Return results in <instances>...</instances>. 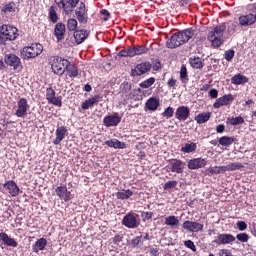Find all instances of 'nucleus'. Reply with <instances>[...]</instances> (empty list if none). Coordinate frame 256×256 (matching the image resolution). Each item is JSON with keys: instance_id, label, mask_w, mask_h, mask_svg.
Listing matches in <instances>:
<instances>
[{"instance_id": "nucleus-56", "label": "nucleus", "mask_w": 256, "mask_h": 256, "mask_svg": "<svg viewBox=\"0 0 256 256\" xmlns=\"http://www.w3.org/2000/svg\"><path fill=\"white\" fill-rule=\"evenodd\" d=\"M100 15H104L103 21H109V17H111V13H109V11L106 9H102L100 11Z\"/></svg>"}, {"instance_id": "nucleus-47", "label": "nucleus", "mask_w": 256, "mask_h": 256, "mask_svg": "<svg viewBox=\"0 0 256 256\" xmlns=\"http://www.w3.org/2000/svg\"><path fill=\"white\" fill-rule=\"evenodd\" d=\"M173 115H175V109L171 106L167 107L162 113V117H166V119H171Z\"/></svg>"}, {"instance_id": "nucleus-30", "label": "nucleus", "mask_w": 256, "mask_h": 256, "mask_svg": "<svg viewBox=\"0 0 256 256\" xmlns=\"http://www.w3.org/2000/svg\"><path fill=\"white\" fill-rule=\"evenodd\" d=\"M47 247V239L40 238L38 239L32 247L34 253H39V251H43Z\"/></svg>"}, {"instance_id": "nucleus-20", "label": "nucleus", "mask_w": 256, "mask_h": 256, "mask_svg": "<svg viewBox=\"0 0 256 256\" xmlns=\"http://www.w3.org/2000/svg\"><path fill=\"white\" fill-rule=\"evenodd\" d=\"M234 99L235 98L233 97V94L224 95L216 99L215 103L213 104V107L214 109H219L224 105H229L230 103H233Z\"/></svg>"}, {"instance_id": "nucleus-16", "label": "nucleus", "mask_w": 256, "mask_h": 256, "mask_svg": "<svg viewBox=\"0 0 256 256\" xmlns=\"http://www.w3.org/2000/svg\"><path fill=\"white\" fill-rule=\"evenodd\" d=\"M75 15L79 23H82V25H87L89 17L87 16V8L85 7V3H80V6L75 11Z\"/></svg>"}, {"instance_id": "nucleus-54", "label": "nucleus", "mask_w": 256, "mask_h": 256, "mask_svg": "<svg viewBox=\"0 0 256 256\" xmlns=\"http://www.w3.org/2000/svg\"><path fill=\"white\" fill-rule=\"evenodd\" d=\"M143 221H149V219H153V212H142Z\"/></svg>"}, {"instance_id": "nucleus-3", "label": "nucleus", "mask_w": 256, "mask_h": 256, "mask_svg": "<svg viewBox=\"0 0 256 256\" xmlns=\"http://www.w3.org/2000/svg\"><path fill=\"white\" fill-rule=\"evenodd\" d=\"M50 65L55 75H63L66 71V67L69 65V60L59 56H52L50 58Z\"/></svg>"}, {"instance_id": "nucleus-64", "label": "nucleus", "mask_w": 256, "mask_h": 256, "mask_svg": "<svg viewBox=\"0 0 256 256\" xmlns=\"http://www.w3.org/2000/svg\"><path fill=\"white\" fill-rule=\"evenodd\" d=\"M91 85H89V84H86L85 86H84V91H86L87 93H89V91H91Z\"/></svg>"}, {"instance_id": "nucleus-14", "label": "nucleus", "mask_w": 256, "mask_h": 256, "mask_svg": "<svg viewBox=\"0 0 256 256\" xmlns=\"http://www.w3.org/2000/svg\"><path fill=\"white\" fill-rule=\"evenodd\" d=\"M182 227L190 233H199V231H203V227H205V225L199 222L186 220L183 222Z\"/></svg>"}, {"instance_id": "nucleus-29", "label": "nucleus", "mask_w": 256, "mask_h": 256, "mask_svg": "<svg viewBox=\"0 0 256 256\" xmlns=\"http://www.w3.org/2000/svg\"><path fill=\"white\" fill-rule=\"evenodd\" d=\"M16 9H17V4H15V2L12 1L1 8L0 14L8 15V13H15Z\"/></svg>"}, {"instance_id": "nucleus-38", "label": "nucleus", "mask_w": 256, "mask_h": 256, "mask_svg": "<svg viewBox=\"0 0 256 256\" xmlns=\"http://www.w3.org/2000/svg\"><path fill=\"white\" fill-rule=\"evenodd\" d=\"M226 123L228 125H243L245 123V118L242 116H237V117H228Z\"/></svg>"}, {"instance_id": "nucleus-1", "label": "nucleus", "mask_w": 256, "mask_h": 256, "mask_svg": "<svg viewBox=\"0 0 256 256\" xmlns=\"http://www.w3.org/2000/svg\"><path fill=\"white\" fill-rule=\"evenodd\" d=\"M194 35L195 30L193 28H187L185 30L174 33L171 38L167 40L166 45L168 49H176V47L185 45L189 39H193Z\"/></svg>"}, {"instance_id": "nucleus-46", "label": "nucleus", "mask_w": 256, "mask_h": 256, "mask_svg": "<svg viewBox=\"0 0 256 256\" xmlns=\"http://www.w3.org/2000/svg\"><path fill=\"white\" fill-rule=\"evenodd\" d=\"M77 20H75L74 18H70L67 21V29L68 31H76L77 29Z\"/></svg>"}, {"instance_id": "nucleus-8", "label": "nucleus", "mask_w": 256, "mask_h": 256, "mask_svg": "<svg viewBox=\"0 0 256 256\" xmlns=\"http://www.w3.org/2000/svg\"><path fill=\"white\" fill-rule=\"evenodd\" d=\"M54 2L66 15L73 13V10L79 4V0H54Z\"/></svg>"}, {"instance_id": "nucleus-31", "label": "nucleus", "mask_w": 256, "mask_h": 256, "mask_svg": "<svg viewBox=\"0 0 256 256\" xmlns=\"http://www.w3.org/2000/svg\"><path fill=\"white\" fill-rule=\"evenodd\" d=\"M181 153H195L197 151V143L195 142H188L184 144L181 149Z\"/></svg>"}, {"instance_id": "nucleus-43", "label": "nucleus", "mask_w": 256, "mask_h": 256, "mask_svg": "<svg viewBox=\"0 0 256 256\" xmlns=\"http://www.w3.org/2000/svg\"><path fill=\"white\" fill-rule=\"evenodd\" d=\"M131 89V82H124L120 85V93H122V95H131Z\"/></svg>"}, {"instance_id": "nucleus-34", "label": "nucleus", "mask_w": 256, "mask_h": 256, "mask_svg": "<svg viewBox=\"0 0 256 256\" xmlns=\"http://www.w3.org/2000/svg\"><path fill=\"white\" fill-rule=\"evenodd\" d=\"M211 119V112L200 113L195 116V121L198 125H203V123H207Z\"/></svg>"}, {"instance_id": "nucleus-9", "label": "nucleus", "mask_w": 256, "mask_h": 256, "mask_svg": "<svg viewBox=\"0 0 256 256\" xmlns=\"http://www.w3.org/2000/svg\"><path fill=\"white\" fill-rule=\"evenodd\" d=\"M4 61L8 67H12L14 71H21L23 64H21V58L15 54H6Z\"/></svg>"}, {"instance_id": "nucleus-25", "label": "nucleus", "mask_w": 256, "mask_h": 256, "mask_svg": "<svg viewBox=\"0 0 256 256\" xmlns=\"http://www.w3.org/2000/svg\"><path fill=\"white\" fill-rule=\"evenodd\" d=\"M3 187H5V189L9 191L11 197H17V195H19V186H17V183H15V181H6L3 184Z\"/></svg>"}, {"instance_id": "nucleus-63", "label": "nucleus", "mask_w": 256, "mask_h": 256, "mask_svg": "<svg viewBox=\"0 0 256 256\" xmlns=\"http://www.w3.org/2000/svg\"><path fill=\"white\" fill-rule=\"evenodd\" d=\"M150 253H151V255L157 256V254L159 253V250L157 248H152L150 250Z\"/></svg>"}, {"instance_id": "nucleus-62", "label": "nucleus", "mask_w": 256, "mask_h": 256, "mask_svg": "<svg viewBox=\"0 0 256 256\" xmlns=\"http://www.w3.org/2000/svg\"><path fill=\"white\" fill-rule=\"evenodd\" d=\"M115 140H107L104 142V145H107L108 147H114Z\"/></svg>"}, {"instance_id": "nucleus-49", "label": "nucleus", "mask_w": 256, "mask_h": 256, "mask_svg": "<svg viewBox=\"0 0 256 256\" xmlns=\"http://www.w3.org/2000/svg\"><path fill=\"white\" fill-rule=\"evenodd\" d=\"M236 239L241 243H247L249 241V235L247 233H240L236 235Z\"/></svg>"}, {"instance_id": "nucleus-22", "label": "nucleus", "mask_w": 256, "mask_h": 256, "mask_svg": "<svg viewBox=\"0 0 256 256\" xmlns=\"http://www.w3.org/2000/svg\"><path fill=\"white\" fill-rule=\"evenodd\" d=\"M100 101H103V97H101V95H95L92 98L85 100L82 103L81 108L83 111H87V109H91V107L97 105V103H100Z\"/></svg>"}, {"instance_id": "nucleus-6", "label": "nucleus", "mask_w": 256, "mask_h": 256, "mask_svg": "<svg viewBox=\"0 0 256 256\" xmlns=\"http://www.w3.org/2000/svg\"><path fill=\"white\" fill-rule=\"evenodd\" d=\"M122 225L127 227V229H137L139 225H141V219L139 218V214L135 212L127 213L122 219Z\"/></svg>"}, {"instance_id": "nucleus-12", "label": "nucleus", "mask_w": 256, "mask_h": 256, "mask_svg": "<svg viewBox=\"0 0 256 256\" xmlns=\"http://www.w3.org/2000/svg\"><path fill=\"white\" fill-rule=\"evenodd\" d=\"M151 63L149 62H142L134 69L131 70V77H141V75H145V73H149L151 71Z\"/></svg>"}, {"instance_id": "nucleus-50", "label": "nucleus", "mask_w": 256, "mask_h": 256, "mask_svg": "<svg viewBox=\"0 0 256 256\" xmlns=\"http://www.w3.org/2000/svg\"><path fill=\"white\" fill-rule=\"evenodd\" d=\"M113 149H127V144L116 139L114 140Z\"/></svg>"}, {"instance_id": "nucleus-23", "label": "nucleus", "mask_w": 256, "mask_h": 256, "mask_svg": "<svg viewBox=\"0 0 256 256\" xmlns=\"http://www.w3.org/2000/svg\"><path fill=\"white\" fill-rule=\"evenodd\" d=\"M65 31H66V27L64 23L59 22L55 25L54 35L58 43L63 41V39H65Z\"/></svg>"}, {"instance_id": "nucleus-28", "label": "nucleus", "mask_w": 256, "mask_h": 256, "mask_svg": "<svg viewBox=\"0 0 256 256\" xmlns=\"http://www.w3.org/2000/svg\"><path fill=\"white\" fill-rule=\"evenodd\" d=\"M0 241H3L4 245H7V247H17L18 245L17 241L9 237L5 232H0Z\"/></svg>"}, {"instance_id": "nucleus-53", "label": "nucleus", "mask_w": 256, "mask_h": 256, "mask_svg": "<svg viewBox=\"0 0 256 256\" xmlns=\"http://www.w3.org/2000/svg\"><path fill=\"white\" fill-rule=\"evenodd\" d=\"M123 241V234H116L113 238L114 245H119Z\"/></svg>"}, {"instance_id": "nucleus-58", "label": "nucleus", "mask_w": 256, "mask_h": 256, "mask_svg": "<svg viewBox=\"0 0 256 256\" xmlns=\"http://www.w3.org/2000/svg\"><path fill=\"white\" fill-rule=\"evenodd\" d=\"M219 256H233V254L227 249H221L219 251Z\"/></svg>"}, {"instance_id": "nucleus-37", "label": "nucleus", "mask_w": 256, "mask_h": 256, "mask_svg": "<svg viewBox=\"0 0 256 256\" xmlns=\"http://www.w3.org/2000/svg\"><path fill=\"white\" fill-rule=\"evenodd\" d=\"M66 73L69 75V77H77L79 75V68L68 61V66H66Z\"/></svg>"}, {"instance_id": "nucleus-45", "label": "nucleus", "mask_w": 256, "mask_h": 256, "mask_svg": "<svg viewBox=\"0 0 256 256\" xmlns=\"http://www.w3.org/2000/svg\"><path fill=\"white\" fill-rule=\"evenodd\" d=\"M210 173L221 175V173H227V170L225 169V166H214L210 168Z\"/></svg>"}, {"instance_id": "nucleus-36", "label": "nucleus", "mask_w": 256, "mask_h": 256, "mask_svg": "<svg viewBox=\"0 0 256 256\" xmlns=\"http://www.w3.org/2000/svg\"><path fill=\"white\" fill-rule=\"evenodd\" d=\"M131 197H133V191H131L130 189H122L116 193V199H121L122 201H125Z\"/></svg>"}, {"instance_id": "nucleus-33", "label": "nucleus", "mask_w": 256, "mask_h": 256, "mask_svg": "<svg viewBox=\"0 0 256 256\" xmlns=\"http://www.w3.org/2000/svg\"><path fill=\"white\" fill-rule=\"evenodd\" d=\"M235 141H237V138L233 136H222L219 138L218 143L222 147H229L230 145H233Z\"/></svg>"}, {"instance_id": "nucleus-4", "label": "nucleus", "mask_w": 256, "mask_h": 256, "mask_svg": "<svg viewBox=\"0 0 256 256\" xmlns=\"http://www.w3.org/2000/svg\"><path fill=\"white\" fill-rule=\"evenodd\" d=\"M43 53V45L40 43H34L31 46H26L21 50V56L24 59H35Z\"/></svg>"}, {"instance_id": "nucleus-48", "label": "nucleus", "mask_w": 256, "mask_h": 256, "mask_svg": "<svg viewBox=\"0 0 256 256\" xmlns=\"http://www.w3.org/2000/svg\"><path fill=\"white\" fill-rule=\"evenodd\" d=\"M177 183L178 182L175 180L166 182L163 186L164 191H169L170 189H175V187H177Z\"/></svg>"}, {"instance_id": "nucleus-18", "label": "nucleus", "mask_w": 256, "mask_h": 256, "mask_svg": "<svg viewBox=\"0 0 256 256\" xmlns=\"http://www.w3.org/2000/svg\"><path fill=\"white\" fill-rule=\"evenodd\" d=\"M103 123L105 127H117L121 123V116L119 113H114L113 115H108L104 117Z\"/></svg>"}, {"instance_id": "nucleus-55", "label": "nucleus", "mask_w": 256, "mask_h": 256, "mask_svg": "<svg viewBox=\"0 0 256 256\" xmlns=\"http://www.w3.org/2000/svg\"><path fill=\"white\" fill-rule=\"evenodd\" d=\"M236 225L239 231H245V229H247V223L245 221H238Z\"/></svg>"}, {"instance_id": "nucleus-2", "label": "nucleus", "mask_w": 256, "mask_h": 256, "mask_svg": "<svg viewBox=\"0 0 256 256\" xmlns=\"http://www.w3.org/2000/svg\"><path fill=\"white\" fill-rule=\"evenodd\" d=\"M226 29L227 27L225 25H219L208 33V41L211 42L212 47L217 48L223 45V33H225Z\"/></svg>"}, {"instance_id": "nucleus-41", "label": "nucleus", "mask_w": 256, "mask_h": 256, "mask_svg": "<svg viewBox=\"0 0 256 256\" xmlns=\"http://www.w3.org/2000/svg\"><path fill=\"white\" fill-rule=\"evenodd\" d=\"M48 17L52 23H57V21H59V16L57 15V8L55 6H50Z\"/></svg>"}, {"instance_id": "nucleus-40", "label": "nucleus", "mask_w": 256, "mask_h": 256, "mask_svg": "<svg viewBox=\"0 0 256 256\" xmlns=\"http://www.w3.org/2000/svg\"><path fill=\"white\" fill-rule=\"evenodd\" d=\"M165 225L168 227H177L179 225V218L177 216H168L165 218Z\"/></svg>"}, {"instance_id": "nucleus-59", "label": "nucleus", "mask_w": 256, "mask_h": 256, "mask_svg": "<svg viewBox=\"0 0 256 256\" xmlns=\"http://www.w3.org/2000/svg\"><path fill=\"white\" fill-rule=\"evenodd\" d=\"M209 95L212 99H217L218 95H219V91H217V89H211L209 91Z\"/></svg>"}, {"instance_id": "nucleus-35", "label": "nucleus", "mask_w": 256, "mask_h": 256, "mask_svg": "<svg viewBox=\"0 0 256 256\" xmlns=\"http://www.w3.org/2000/svg\"><path fill=\"white\" fill-rule=\"evenodd\" d=\"M189 63L193 69H203L204 67L203 60L200 57H190Z\"/></svg>"}, {"instance_id": "nucleus-5", "label": "nucleus", "mask_w": 256, "mask_h": 256, "mask_svg": "<svg viewBox=\"0 0 256 256\" xmlns=\"http://www.w3.org/2000/svg\"><path fill=\"white\" fill-rule=\"evenodd\" d=\"M19 34L17 29L13 26L2 25L0 28V43L3 44L5 41H15Z\"/></svg>"}, {"instance_id": "nucleus-11", "label": "nucleus", "mask_w": 256, "mask_h": 256, "mask_svg": "<svg viewBox=\"0 0 256 256\" xmlns=\"http://www.w3.org/2000/svg\"><path fill=\"white\" fill-rule=\"evenodd\" d=\"M29 101L26 98H20L17 102V109L14 113L16 117L23 118L27 115V111H29Z\"/></svg>"}, {"instance_id": "nucleus-57", "label": "nucleus", "mask_w": 256, "mask_h": 256, "mask_svg": "<svg viewBox=\"0 0 256 256\" xmlns=\"http://www.w3.org/2000/svg\"><path fill=\"white\" fill-rule=\"evenodd\" d=\"M139 243H141V236H137V237L133 238L131 241L132 247H137L139 245Z\"/></svg>"}, {"instance_id": "nucleus-51", "label": "nucleus", "mask_w": 256, "mask_h": 256, "mask_svg": "<svg viewBox=\"0 0 256 256\" xmlns=\"http://www.w3.org/2000/svg\"><path fill=\"white\" fill-rule=\"evenodd\" d=\"M233 57H235V50H227L224 54L226 61H233Z\"/></svg>"}, {"instance_id": "nucleus-17", "label": "nucleus", "mask_w": 256, "mask_h": 256, "mask_svg": "<svg viewBox=\"0 0 256 256\" xmlns=\"http://www.w3.org/2000/svg\"><path fill=\"white\" fill-rule=\"evenodd\" d=\"M46 99L48 103H51L52 105H55L56 107H62L63 102L61 101V98L55 97V90L53 88H47L46 90Z\"/></svg>"}, {"instance_id": "nucleus-21", "label": "nucleus", "mask_w": 256, "mask_h": 256, "mask_svg": "<svg viewBox=\"0 0 256 256\" xmlns=\"http://www.w3.org/2000/svg\"><path fill=\"white\" fill-rule=\"evenodd\" d=\"M207 165V160L204 158H193L188 162V169L195 170V169H203Z\"/></svg>"}, {"instance_id": "nucleus-42", "label": "nucleus", "mask_w": 256, "mask_h": 256, "mask_svg": "<svg viewBox=\"0 0 256 256\" xmlns=\"http://www.w3.org/2000/svg\"><path fill=\"white\" fill-rule=\"evenodd\" d=\"M245 167L241 162H233L225 166L226 171H239Z\"/></svg>"}, {"instance_id": "nucleus-27", "label": "nucleus", "mask_w": 256, "mask_h": 256, "mask_svg": "<svg viewBox=\"0 0 256 256\" xmlns=\"http://www.w3.org/2000/svg\"><path fill=\"white\" fill-rule=\"evenodd\" d=\"M67 135V128L65 126H60L56 129V138L54 139V145H61V141L65 139Z\"/></svg>"}, {"instance_id": "nucleus-24", "label": "nucleus", "mask_w": 256, "mask_h": 256, "mask_svg": "<svg viewBox=\"0 0 256 256\" xmlns=\"http://www.w3.org/2000/svg\"><path fill=\"white\" fill-rule=\"evenodd\" d=\"M89 30L81 29L74 31V39L77 43V45H81L90 35Z\"/></svg>"}, {"instance_id": "nucleus-26", "label": "nucleus", "mask_w": 256, "mask_h": 256, "mask_svg": "<svg viewBox=\"0 0 256 256\" xmlns=\"http://www.w3.org/2000/svg\"><path fill=\"white\" fill-rule=\"evenodd\" d=\"M159 98L157 97H150L145 103L146 111H157L159 109Z\"/></svg>"}, {"instance_id": "nucleus-32", "label": "nucleus", "mask_w": 256, "mask_h": 256, "mask_svg": "<svg viewBox=\"0 0 256 256\" xmlns=\"http://www.w3.org/2000/svg\"><path fill=\"white\" fill-rule=\"evenodd\" d=\"M248 82H249V78H247V76H244L242 74H236L231 78V83L233 85H243Z\"/></svg>"}, {"instance_id": "nucleus-10", "label": "nucleus", "mask_w": 256, "mask_h": 256, "mask_svg": "<svg viewBox=\"0 0 256 256\" xmlns=\"http://www.w3.org/2000/svg\"><path fill=\"white\" fill-rule=\"evenodd\" d=\"M167 171H171V173L181 174L185 171V162L179 159H171L169 160V164L166 166Z\"/></svg>"}, {"instance_id": "nucleus-19", "label": "nucleus", "mask_w": 256, "mask_h": 256, "mask_svg": "<svg viewBox=\"0 0 256 256\" xmlns=\"http://www.w3.org/2000/svg\"><path fill=\"white\" fill-rule=\"evenodd\" d=\"M189 115H191V110H189V107L187 106H179L176 109L175 117L178 121H187Z\"/></svg>"}, {"instance_id": "nucleus-52", "label": "nucleus", "mask_w": 256, "mask_h": 256, "mask_svg": "<svg viewBox=\"0 0 256 256\" xmlns=\"http://www.w3.org/2000/svg\"><path fill=\"white\" fill-rule=\"evenodd\" d=\"M184 245L188 249H191V251H194V253H195V251H197V247L195 246V243L193 241H191V240H186L184 242Z\"/></svg>"}, {"instance_id": "nucleus-44", "label": "nucleus", "mask_w": 256, "mask_h": 256, "mask_svg": "<svg viewBox=\"0 0 256 256\" xmlns=\"http://www.w3.org/2000/svg\"><path fill=\"white\" fill-rule=\"evenodd\" d=\"M154 84H155V78L150 77L147 80L141 82L139 84V87H141V89H149V87L153 86Z\"/></svg>"}, {"instance_id": "nucleus-60", "label": "nucleus", "mask_w": 256, "mask_h": 256, "mask_svg": "<svg viewBox=\"0 0 256 256\" xmlns=\"http://www.w3.org/2000/svg\"><path fill=\"white\" fill-rule=\"evenodd\" d=\"M168 87L173 88L177 85V80L174 78H170L167 82Z\"/></svg>"}, {"instance_id": "nucleus-7", "label": "nucleus", "mask_w": 256, "mask_h": 256, "mask_svg": "<svg viewBox=\"0 0 256 256\" xmlns=\"http://www.w3.org/2000/svg\"><path fill=\"white\" fill-rule=\"evenodd\" d=\"M148 51L149 49H147V47L141 45L123 49L118 53V55L119 57H135L136 55H145Z\"/></svg>"}, {"instance_id": "nucleus-13", "label": "nucleus", "mask_w": 256, "mask_h": 256, "mask_svg": "<svg viewBox=\"0 0 256 256\" xmlns=\"http://www.w3.org/2000/svg\"><path fill=\"white\" fill-rule=\"evenodd\" d=\"M212 243L216 245H231V243H235V236L233 234L218 233Z\"/></svg>"}, {"instance_id": "nucleus-15", "label": "nucleus", "mask_w": 256, "mask_h": 256, "mask_svg": "<svg viewBox=\"0 0 256 256\" xmlns=\"http://www.w3.org/2000/svg\"><path fill=\"white\" fill-rule=\"evenodd\" d=\"M55 193L57 197H59L61 201H65V203H69V201L73 199V197L71 196V191H68L66 185L56 187Z\"/></svg>"}, {"instance_id": "nucleus-39", "label": "nucleus", "mask_w": 256, "mask_h": 256, "mask_svg": "<svg viewBox=\"0 0 256 256\" xmlns=\"http://www.w3.org/2000/svg\"><path fill=\"white\" fill-rule=\"evenodd\" d=\"M180 81L184 84L189 83V74L187 73V66L185 64L180 68Z\"/></svg>"}, {"instance_id": "nucleus-61", "label": "nucleus", "mask_w": 256, "mask_h": 256, "mask_svg": "<svg viewBox=\"0 0 256 256\" xmlns=\"http://www.w3.org/2000/svg\"><path fill=\"white\" fill-rule=\"evenodd\" d=\"M224 131H225V125L219 124L218 126H216L217 133H223Z\"/></svg>"}]
</instances>
